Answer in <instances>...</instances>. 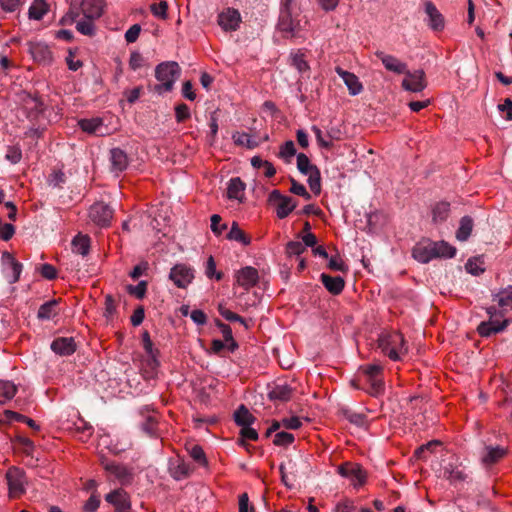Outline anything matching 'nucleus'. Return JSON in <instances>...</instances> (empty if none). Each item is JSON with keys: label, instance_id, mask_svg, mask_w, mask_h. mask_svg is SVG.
I'll return each instance as SVG.
<instances>
[{"label": "nucleus", "instance_id": "338daca9", "mask_svg": "<svg viewBox=\"0 0 512 512\" xmlns=\"http://www.w3.org/2000/svg\"><path fill=\"white\" fill-rule=\"evenodd\" d=\"M141 27L138 24L132 25L125 33V40L128 43H133L139 37Z\"/></svg>", "mask_w": 512, "mask_h": 512}, {"label": "nucleus", "instance_id": "9b49d317", "mask_svg": "<svg viewBox=\"0 0 512 512\" xmlns=\"http://www.w3.org/2000/svg\"><path fill=\"white\" fill-rule=\"evenodd\" d=\"M341 476L348 478L355 487L361 486L365 483L367 474L359 464L345 463L338 469Z\"/></svg>", "mask_w": 512, "mask_h": 512}, {"label": "nucleus", "instance_id": "a19ab883", "mask_svg": "<svg viewBox=\"0 0 512 512\" xmlns=\"http://www.w3.org/2000/svg\"><path fill=\"white\" fill-rule=\"evenodd\" d=\"M341 412L345 419H347L350 423L358 427H365L367 425V417L365 414L355 412L349 408H343Z\"/></svg>", "mask_w": 512, "mask_h": 512}, {"label": "nucleus", "instance_id": "8fccbe9b", "mask_svg": "<svg viewBox=\"0 0 512 512\" xmlns=\"http://www.w3.org/2000/svg\"><path fill=\"white\" fill-rule=\"evenodd\" d=\"M308 177V184L312 192L319 194L321 191V177L319 169L313 170L311 173L306 175Z\"/></svg>", "mask_w": 512, "mask_h": 512}, {"label": "nucleus", "instance_id": "39448f33", "mask_svg": "<svg viewBox=\"0 0 512 512\" xmlns=\"http://www.w3.org/2000/svg\"><path fill=\"white\" fill-rule=\"evenodd\" d=\"M277 27L285 37L292 38L299 35L302 29V21L294 17L287 6H285L280 12Z\"/></svg>", "mask_w": 512, "mask_h": 512}, {"label": "nucleus", "instance_id": "2eb2a0df", "mask_svg": "<svg viewBox=\"0 0 512 512\" xmlns=\"http://www.w3.org/2000/svg\"><path fill=\"white\" fill-rule=\"evenodd\" d=\"M104 469L115 476L121 484H129L132 481V472L123 465L102 460Z\"/></svg>", "mask_w": 512, "mask_h": 512}, {"label": "nucleus", "instance_id": "f704fd0d", "mask_svg": "<svg viewBox=\"0 0 512 512\" xmlns=\"http://www.w3.org/2000/svg\"><path fill=\"white\" fill-rule=\"evenodd\" d=\"M503 311L512 310V287L509 286L493 296Z\"/></svg>", "mask_w": 512, "mask_h": 512}, {"label": "nucleus", "instance_id": "ddd939ff", "mask_svg": "<svg viewBox=\"0 0 512 512\" xmlns=\"http://www.w3.org/2000/svg\"><path fill=\"white\" fill-rule=\"evenodd\" d=\"M241 22L240 13L235 10L228 8L218 16V24L225 31H235Z\"/></svg>", "mask_w": 512, "mask_h": 512}, {"label": "nucleus", "instance_id": "1a4fd4ad", "mask_svg": "<svg viewBox=\"0 0 512 512\" xmlns=\"http://www.w3.org/2000/svg\"><path fill=\"white\" fill-rule=\"evenodd\" d=\"M91 221L100 227H107L113 217V209L104 202L94 203L89 209Z\"/></svg>", "mask_w": 512, "mask_h": 512}, {"label": "nucleus", "instance_id": "6ab92c4d", "mask_svg": "<svg viewBox=\"0 0 512 512\" xmlns=\"http://www.w3.org/2000/svg\"><path fill=\"white\" fill-rule=\"evenodd\" d=\"M51 349L60 356H69L76 351L73 337H58L51 343Z\"/></svg>", "mask_w": 512, "mask_h": 512}, {"label": "nucleus", "instance_id": "13d9d810", "mask_svg": "<svg viewBox=\"0 0 512 512\" xmlns=\"http://www.w3.org/2000/svg\"><path fill=\"white\" fill-rule=\"evenodd\" d=\"M205 274L208 278L215 277L217 280L222 278V273L216 271V263L212 256H210L206 262Z\"/></svg>", "mask_w": 512, "mask_h": 512}, {"label": "nucleus", "instance_id": "9d476101", "mask_svg": "<svg viewBox=\"0 0 512 512\" xmlns=\"http://www.w3.org/2000/svg\"><path fill=\"white\" fill-rule=\"evenodd\" d=\"M169 278L177 287L186 288L194 279V269L186 264H177L171 269Z\"/></svg>", "mask_w": 512, "mask_h": 512}, {"label": "nucleus", "instance_id": "3c124183", "mask_svg": "<svg viewBox=\"0 0 512 512\" xmlns=\"http://www.w3.org/2000/svg\"><path fill=\"white\" fill-rule=\"evenodd\" d=\"M296 154V148L293 141H286L280 148L279 156L286 162H290L291 158Z\"/></svg>", "mask_w": 512, "mask_h": 512}, {"label": "nucleus", "instance_id": "423d86ee", "mask_svg": "<svg viewBox=\"0 0 512 512\" xmlns=\"http://www.w3.org/2000/svg\"><path fill=\"white\" fill-rule=\"evenodd\" d=\"M8 491L10 498H18L26 491V478L24 473L18 468H10L6 474Z\"/></svg>", "mask_w": 512, "mask_h": 512}, {"label": "nucleus", "instance_id": "393cba45", "mask_svg": "<svg viewBox=\"0 0 512 512\" xmlns=\"http://www.w3.org/2000/svg\"><path fill=\"white\" fill-rule=\"evenodd\" d=\"M293 389L286 383H278L269 387L268 397L272 401H288L292 397Z\"/></svg>", "mask_w": 512, "mask_h": 512}, {"label": "nucleus", "instance_id": "58836bf2", "mask_svg": "<svg viewBox=\"0 0 512 512\" xmlns=\"http://www.w3.org/2000/svg\"><path fill=\"white\" fill-rule=\"evenodd\" d=\"M435 258H452L456 253V249L447 242H433Z\"/></svg>", "mask_w": 512, "mask_h": 512}, {"label": "nucleus", "instance_id": "2f4dec72", "mask_svg": "<svg viewBox=\"0 0 512 512\" xmlns=\"http://www.w3.org/2000/svg\"><path fill=\"white\" fill-rule=\"evenodd\" d=\"M58 315V302L57 300H50L42 304L37 316L40 320H51Z\"/></svg>", "mask_w": 512, "mask_h": 512}, {"label": "nucleus", "instance_id": "052dcab7", "mask_svg": "<svg viewBox=\"0 0 512 512\" xmlns=\"http://www.w3.org/2000/svg\"><path fill=\"white\" fill-rule=\"evenodd\" d=\"M167 2L161 1L160 3L151 5V12L154 16L165 19L167 17Z\"/></svg>", "mask_w": 512, "mask_h": 512}, {"label": "nucleus", "instance_id": "4c0bfd02", "mask_svg": "<svg viewBox=\"0 0 512 512\" xmlns=\"http://www.w3.org/2000/svg\"><path fill=\"white\" fill-rule=\"evenodd\" d=\"M473 229V220L469 216L462 217L460 221V226L456 232V238L459 241H466L472 232Z\"/></svg>", "mask_w": 512, "mask_h": 512}, {"label": "nucleus", "instance_id": "0e129e2a", "mask_svg": "<svg viewBox=\"0 0 512 512\" xmlns=\"http://www.w3.org/2000/svg\"><path fill=\"white\" fill-rule=\"evenodd\" d=\"M177 122H183L190 117V109L186 104H179L175 108Z\"/></svg>", "mask_w": 512, "mask_h": 512}, {"label": "nucleus", "instance_id": "f3484780", "mask_svg": "<svg viewBox=\"0 0 512 512\" xmlns=\"http://www.w3.org/2000/svg\"><path fill=\"white\" fill-rule=\"evenodd\" d=\"M29 53L34 61L41 64H49L52 60V53L49 47L42 42H29Z\"/></svg>", "mask_w": 512, "mask_h": 512}, {"label": "nucleus", "instance_id": "0eeeda50", "mask_svg": "<svg viewBox=\"0 0 512 512\" xmlns=\"http://www.w3.org/2000/svg\"><path fill=\"white\" fill-rule=\"evenodd\" d=\"M405 77L402 80V88L406 91L419 93L427 87L426 75L424 70L418 69L409 71L406 69Z\"/></svg>", "mask_w": 512, "mask_h": 512}, {"label": "nucleus", "instance_id": "49530a36", "mask_svg": "<svg viewBox=\"0 0 512 512\" xmlns=\"http://www.w3.org/2000/svg\"><path fill=\"white\" fill-rule=\"evenodd\" d=\"M96 18L84 17L76 22V29L83 35L92 36L95 32L94 20Z\"/></svg>", "mask_w": 512, "mask_h": 512}, {"label": "nucleus", "instance_id": "b1692460", "mask_svg": "<svg viewBox=\"0 0 512 512\" xmlns=\"http://www.w3.org/2000/svg\"><path fill=\"white\" fill-rule=\"evenodd\" d=\"M104 0H82L80 9L84 17L99 18L104 10Z\"/></svg>", "mask_w": 512, "mask_h": 512}, {"label": "nucleus", "instance_id": "e2e57ef3", "mask_svg": "<svg viewBox=\"0 0 512 512\" xmlns=\"http://www.w3.org/2000/svg\"><path fill=\"white\" fill-rule=\"evenodd\" d=\"M64 182L65 174L60 170L53 171L48 178V184L52 187H58Z\"/></svg>", "mask_w": 512, "mask_h": 512}, {"label": "nucleus", "instance_id": "c85d7f7f", "mask_svg": "<svg viewBox=\"0 0 512 512\" xmlns=\"http://www.w3.org/2000/svg\"><path fill=\"white\" fill-rule=\"evenodd\" d=\"M245 184L239 177L231 178L227 187V197L242 201L244 197Z\"/></svg>", "mask_w": 512, "mask_h": 512}, {"label": "nucleus", "instance_id": "c756f323", "mask_svg": "<svg viewBox=\"0 0 512 512\" xmlns=\"http://www.w3.org/2000/svg\"><path fill=\"white\" fill-rule=\"evenodd\" d=\"M321 281L324 287L334 295L341 293L344 288V280L340 276L332 277L325 273H322Z\"/></svg>", "mask_w": 512, "mask_h": 512}, {"label": "nucleus", "instance_id": "de8ad7c7", "mask_svg": "<svg viewBox=\"0 0 512 512\" xmlns=\"http://www.w3.org/2000/svg\"><path fill=\"white\" fill-rule=\"evenodd\" d=\"M297 168L303 175H307L317 169V167L313 165L309 158L303 153H299L297 155Z\"/></svg>", "mask_w": 512, "mask_h": 512}, {"label": "nucleus", "instance_id": "09e8293b", "mask_svg": "<svg viewBox=\"0 0 512 512\" xmlns=\"http://www.w3.org/2000/svg\"><path fill=\"white\" fill-rule=\"evenodd\" d=\"M216 324L219 327L224 340L228 343L229 349L234 351L237 348V343L233 339L231 328L219 320L216 321Z\"/></svg>", "mask_w": 512, "mask_h": 512}, {"label": "nucleus", "instance_id": "dca6fc26", "mask_svg": "<svg viewBox=\"0 0 512 512\" xmlns=\"http://www.w3.org/2000/svg\"><path fill=\"white\" fill-rule=\"evenodd\" d=\"M236 282L245 290H249L258 282V272L255 268L247 266L237 271Z\"/></svg>", "mask_w": 512, "mask_h": 512}, {"label": "nucleus", "instance_id": "f257e3e1", "mask_svg": "<svg viewBox=\"0 0 512 512\" xmlns=\"http://www.w3.org/2000/svg\"><path fill=\"white\" fill-rule=\"evenodd\" d=\"M180 73L181 69L174 61L159 64L155 69V77L159 83L154 86V91L160 95L170 92Z\"/></svg>", "mask_w": 512, "mask_h": 512}, {"label": "nucleus", "instance_id": "cd10ccee", "mask_svg": "<svg viewBox=\"0 0 512 512\" xmlns=\"http://www.w3.org/2000/svg\"><path fill=\"white\" fill-rule=\"evenodd\" d=\"M142 340H143V348L147 355V359H146L147 366L151 370H155L159 366V361L157 359L158 351L156 349H154L153 343L150 339L148 332L143 333Z\"/></svg>", "mask_w": 512, "mask_h": 512}, {"label": "nucleus", "instance_id": "5701e85b", "mask_svg": "<svg viewBox=\"0 0 512 512\" xmlns=\"http://www.w3.org/2000/svg\"><path fill=\"white\" fill-rule=\"evenodd\" d=\"M110 163L111 171L118 175L128 167L129 159L123 150L120 148H113L110 150Z\"/></svg>", "mask_w": 512, "mask_h": 512}, {"label": "nucleus", "instance_id": "bf43d9fd", "mask_svg": "<svg viewBox=\"0 0 512 512\" xmlns=\"http://www.w3.org/2000/svg\"><path fill=\"white\" fill-rule=\"evenodd\" d=\"M116 312V306L114 299L111 295H107L105 297V308H104V316L107 320H110L113 318L114 314Z\"/></svg>", "mask_w": 512, "mask_h": 512}, {"label": "nucleus", "instance_id": "ea45409f", "mask_svg": "<svg viewBox=\"0 0 512 512\" xmlns=\"http://www.w3.org/2000/svg\"><path fill=\"white\" fill-rule=\"evenodd\" d=\"M234 420L237 425L243 427L253 424L255 418L244 405H241L234 413Z\"/></svg>", "mask_w": 512, "mask_h": 512}, {"label": "nucleus", "instance_id": "6e6552de", "mask_svg": "<svg viewBox=\"0 0 512 512\" xmlns=\"http://www.w3.org/2000/svg\"><path fill=\"white\" fill-rule=\"evenodd\" d=\"M269 201L276 205V214L280 219L286 218L297 206L293 198L282 195L278 190L270 193Z\"/></svg>", "mask_w": 512, "mask_h": 512}, {"label": "nucleus", "instance_id": "412c9836", "mask_svg": "<svg viewBox=\"0 0 512 512\" xmlns=\"http://www.w3.org/2000/svg\"><path fill=\"white\" fill-rule=\"evenodd\" d=\"M376 56L381 60L382 64L388 71L396 74H403L406 72V63L400 61L395 56L386 54L382 51H377Z\"/></svg>", "mask_w": 512, "mask_h": 512}, {"label": "nucleus", "instance_id": "79ce46f5", "mask_svg": "<svg viewBox=\"0 0 512 512\" xmlns=\"http://www.w3.org/2000/svg\"><path fill=\"white\" fill-rule=\"evenodd\" d=\"M48 6L44 0H35L29 8V18L40 20L47 13Z\"/></svg>", "mask_w": 512, "mask_h": 512}, {"label": "nucleus", "instance_id": "5fc2aeb1", "mask_svg": "<svg viewBox=\"0 0 512 512\" xmlns=\"http://www.w3.org/2000/svg\"><path fill=\"white\" fill-rule=\"evenodd\" d=\"M305 251V246L299 241H290L286 245V254L288 256H299Z\"/></svg>", "mask_w": 512, "mask_h": 512}, {"label": "nucleus", "instance_id": "f03ea898", "mask_svg": "<svg viewBox=\"0 0 512 512\" xmlns=\"http://www.w3.org/2000/svg\"><path fill=\"white\" fill-rule=\"evenodd\" d=\"M378 346L393 361L399 360L400 355L407 352L403 335L399 332L382 333Z\"/></svg>", "mask_w": 512, "mask_h": 512}, {"label": "nucleus", "instance_id": "603ef678", "mask_svg": "<svg viewBox=\"0 0 512 512\" xmlns=\"http://www.w3.org/2000/svg\"><path fill=\"white\" fill-rule=\"evenodd\" d=\"M294 442V435L289 432H278L275 434L273 443L277 446H288Z\"/></svg>", "mask_w": 512, "mask_h": 512}, {"label": "nucleus", "instance_id": "4468645a", "mask_svg": "<svg viewBox=\"0 0 512 512\" xmlns=\"http://www.w3.org/2000/svg\"><path fill=\"white\" fill-rule=\"evenodd\" d=\"M412 256L420 263H428L435 259L433 242L426 240L417 243L412 250Z\"/></svg>", "mask_w": 512, "mask_h": 512}, {"label": "nucleus", "instance_id": "aec40b11", "mask_svg": "<svg viewBox=\"0 0 512 512\" xmlns=\"http://www.w3.org/2000/svg\"><path fill=\"white\" fill-rule=\"evenodd\" d=\"M442 476L449 480L452 484L463 482L467 478L464 470L460 468L457 459L443 466Z\"/></svg>", "mask_w": 512, "mask_h": 512}, {"label": "nucleus", "instance_id": "a878e982", "mask_svg": "<svg viewBox=\"0 0 512 512\" xmlns=\"http://www.w3.org/2000/svg\"><path fill=\"white\" fill-rule=\"evenodd\" d=\"M425 12L428 16V26L431 29L439 31L444 28V19L432 2L427 1L425 3Z\"/></svg>", "mask_w": 512, "mask_h": 512}, {"label": "nucleus", "instance_id": "4d7b16f0", "mask_svg": "<svg viewBox=\"0 0 512 512\" xmlns=\"http://www.w3.org/2000/svg\"><path fill=\"white\" fill-rule=\"evenodd\" d=\"M146 290H147V282L146 281H140L137 285L128 286V292L138 299H142L145 296Z\"/></svg>", "mask_w": 512, "mask_h": 512}, {"label": "nucleus", "instance_id": "473e14b6", "mask_svg": "<svg viewBox=\"0 0 512 512\" xmlns=\"http://www.w3.org/2000/svg\"><path fill=\"white\" fill-rule=\"evenodd\" d=\"M17 386L8 380H0V405H4L14 398Z\"/></svg>", "mask_w": 512, "mask_h": 512}, {"label": "nucleus", "instance_id": "c9c22d12", "mask_svg": "<svg viewBox=\"0 0 512 512\" xmlns=\"http://www.w3.org/2000/svg\"><path fill=\"white\" fill-rule=\"evenodd\" d=\"M90 249V239L86 235H77L72 240V250L74 253L86 256Z\"/></svg>", "mask_w": 512, "mask_h": 512}, {"label": "nucleus", "instance_id": "72a5a7b5", "mask_svg": "<svg viewBox=\"0 0 512 512\" xmlns=\"http://www.w3.org/2000/svg\"><path fill=\"white\" fill-rule=\"evenodd\" d=\"M227 239L241 243L247 246L251 243V238L247 236L243 230L240 229L237 222H233L227 234Z\"/></svg>", "mask_w": 512, "mask_h": 512}, {"label": "nucleus", "instance_id": "680f3d73", "mask_svg": "<svg viewBox=\"0 0 512 512\" xmlns=\"http://www.w3.org/2000/svg\"><path fill=\"white\" fill-rule=\"evenodd\" d=\"M220 221L221 217L219 215L214 214L211 216V230L217 236L221 235L222 232L227 229V225L220 224Z\"/></svg>", "mask_w": 512, "mask_h": 512}, {"label": "nucleus", "instance_id": "a18cd8bd", "mask_svg": "<svg viewBox=\"0 0 512 512\" xmlns=\"http://www.w3.org/2000/svg\"><path fill=\"white\" fill-rule=\"evenodd\" d=\"M465 269L469 274L478 276L485 271L484 262L479 257L470 258L465 264Z\"/></svg>", "mask_w": 512, "mask_h": 512}, {"label": "nucleus", "instance_id": "f8f14e48", "mask_svg": "<svg viewBox=\"0 0 512 512\" xmlns=\"http://www.w3.org/2000/svg\"><path fill=\"white\" fill-rule=\"evenodd\" d=\"M105 500L115 506V511L130 512L131 502L128 493L123 489H115L105 496Z\"/></svg>", "mask_w": 512, "mask_h": 512}, {"label": "nucleus", "instance_id": "7c9ffc66", "mask_svg": "<svg viewBox=\"0 0 512 512\" xmlns=\"http://www.w3.org/2000/svg\"><path fill=\"white\" fill-rule=\"evenodd\" d=\"M3 261L8 265L9 281L15 283L19 280L22 271V264L17 262L10 254H3Z\"/></svg>", "mask_w": 512, "mask_h": 512}, {"label": "nucleus", "instance_id": "4be33fe9", "mask_svg": "<svg viewBox=\"0 0 512 512\" xmlns=\"http://www.w3.org/2000/svg\"><path fill=\"white\" fill-rule=\"evenodd\" d=\"M80 128L87 133L104 136L109 134L108 128L103 124L101 118L82 119L79 121Z\"/></svg>", "mask_w": 512, "mask_h": 512}, {"label": "nucleus", "instance_id": "bb28decb", "mask_svg": "<svg viewBox=\"0 0 512 512\" xmlns=\"http://www.w3.org/2000/svg\"><path fill=\"white\" fill-rule=\"evenodd\" d=\"M507 454V449L501 446H486L481 456L484 465L495 464Z\"/></svg>", "mask_w": 512, "mask_h": 512}, {"label": "nucleus", "instance_id": "774afa93", "mask_svg": "<svg viewBox=\"0 0 512 512\" xmlns=\"http://www.w3.org/2000/svg\"><path fill=\"white\" fill-rule=\"evenodd\" d=\"M100 505V499L96 495H91L90 498L86 501L83 509L85 512H95Z\"/></svg>", "mask_w": 512, "mask_h": 512}, {"label": "nucleus", "instance_id": "a211bd4d", "mask_svg": "<svg viewBox=\"0 0 512 512\" xmlns=\"http://www.w3.org/2000/svg\"><path fill=\"white\" fill-rule=\"evenodd\" d=\"M335 72L342 78L343 82L347 86L349 93L352 96L358 95L362 92L363 86L360 82L359 78L349 71L342 69L341 67H336Z\"/></svg>", "mask_w": 512, "mask_h": 512}, {"label": "nucleus", "instance_id": "e433bc0d", "mask_svg": "<svg viewBox=\"0 0 512 512\" xmlns=\"http://www.w3.org/2000/svg\"><path fill=\"white\" fill-rule=\"evenodd\" d=\"M233 142L241 147L253 149L259 145V143L252 138V136L246 132H235L232 135Z\"/></svg>", "mask_w": 512, "mask_h": 512}, {"label": "nucleus", "instance_id": "20e7f679", "mask_svg": "<svg viewBox=\"0 0 512 512\" xmlns=\"http://www.w3.org/2000/svg\"><path fill=\"white\" fill-rule=\"evenodd\" d=\"M487 314L490 316L489 321L481 322L478 327V333L483 337H489L492 334H496L505 330L508 325V320L504 319L503 321H499L497 316L503 317L502 312H498L495 307L487 308Z\"/></svg>", "mask_w": 512, "mask_h": 512}, {"label": "nucleus", "instance_id": "7ed1b4c3", "mask_svg": "<svg viewBox=\"0 0 512 512\" xmlns=\"http://www.w3.org/2000/svg\"><path fill=\"white\" fill-rule=\"evenodd\" d=\"M383 367L378 364H369L363 367L366 382L369 385L368 393L374 397H378L384 393L385 385L382 377Z\"/></svg>", "mask_w": 512, "mask_h": 512}, {"label": "nucleus", "instance_id": "69168bd1", "mask_svg": "<svg viewBox=\"0 0 512 512\" xmlns=\"http://www.w3.org/2000/svg\"><path fill=\"white\" fill-rule=\"evenodd\" d=\"M190 456L197 462L205 464V454L201 446L193 445L189 450Z\"/></svg>", "mask_w": 512, "mask_h": 512}, {"label": "nucleus", "instance_id": "6e6d98bb", "mask_svg": "<svg viewBox=\"0 0 512 512\" xmlns=\"http://www.w3.org/2000/svg\"><path fill=\"white\" fill-rule=\"evenodd\" d=\"M24 419H26L24 415L12 410H5L3 413H0V423H11L13 421H23Z\"/></svg>", "mask_w": 512, "mask_h": 512}, {"label": "nucleus", "instance_id": "37998d69", "mask_svg": "<svg viewBox=\"0 0 512 512\" xmlns=\"http://www.w3.org/2000/svg\"><path fill=\"white\" fill-rule=\"evenodd\" d=\"M450 205L446 202L437 203L432 210V217L435 223H440L448 218Z\"/></svg>", "mask_w": 512, "mask_h": 512}, {"label": "nucleus", "instance_id": "c03bdc74", "mask_svg": "<svg viewBox=\"0 0 512 512\" xmlns=\"http://www.w3.org/2000/svg\"><path fill=\"white\" fill-rule=\"evenodd\" d=\"M251 165L255 169H263V172L266 177H272L276 173V170L272 163L267 160H263L259 156H254L251 158Z\"/></svg>", "mask_w": 512, "mask_h": 512}, {"label": "nucleus", "instance_id": "864d4df0", "mask_svg": "<svg viewBox=\"0 0 512 512\" xmlns=\"http://www.w3.org/2000/svg\"><path fill=\"white\" fill-rule=\"evenodd\" d=\"M218 311L227 321H237L245 325V320L241 316L227 309L222 303L218 305Z\"/></svg>", "mask_w": 512, "mask_h": 512}]
</instances>
